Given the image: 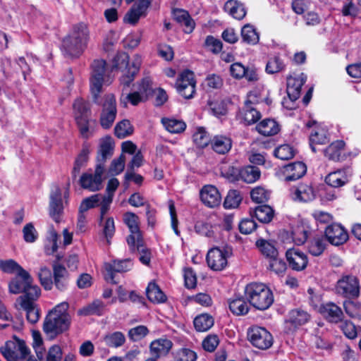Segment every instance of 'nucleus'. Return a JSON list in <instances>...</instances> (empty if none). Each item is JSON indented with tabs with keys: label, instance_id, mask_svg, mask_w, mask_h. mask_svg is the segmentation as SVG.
<instances>
[{
	"label": "nucleus",
	"instance_id": "nucleus-1",
	"mask_svg": "<svg viewBox=\"0 0 361 361\" xmlns=\"http://www.w3.org/2000/svg\"><path fill=\"white\" fill-rule=\"evenodd\" d=\"M119 63H116L109 66L106 61L103 59H95L91 64L90 73V90L92 94L93 102L99 104V94L102 91L104 84H110L112 79L110 77V73L114 68H121Z\"/></svg>",
	"mask_w": 361,
	"mask_h": 361
},
{
	"label": "nucleus",
	"instance_id": "nucleus-2",
	"mask_svg": "<svg viewBox=\"0 0 361 361\" xmlns=\"http://www.w3.org/2000/svg\"><path fill=\"white\" fill-rule=\"evenodd\" d=\"M68 304L66 302L56 305L45 317L43 324L44 333L51 338L66 331L71 323L68 313Z\"/></svg>",
	"mask_w": 361,
	"mask_h": 361
},
{
	"label": "nucleus",
	"instance_id": "nucleus-3",
	"mask_svg": "<svg viewBox=\"0 0 361 361\" xmlns=\"http://www.w3.org/2000/svg\"><path fill=\"white\" fill-rule=\"evenodd\" d=\"M245 296L251 305L259 310L268 309L274 302L271 290L262 283L247 284L245 288Z\"/></svg>",
	"mask_w": 361,
	"mask_h": 361
},
{
	"label": "nucleus",
	"instance_id": "nucleus-4",
	"mask_svg": "<svg viewBox=\"0 0 361 361\" xmlns=\"http://www.w3.org/2000/svg\"><path fill=\"white\" fill-rule=\"evenodd\" d=\"M73 108L75 120L81 136L85 139L89 138L92 135L89 127L91 113L90 104L81 98H78L75 100Z\"/></svg>",
	"mask_w": 361,
	"mask_h": 361
},
{
	"label": "nucleus",
	"instance_id": "nucleus-5",
	"mask_svg": "<svg viewBox=\"0 0 361 361\" xmlns=\"http://www.w3.org/2000/svg\"><path fill=\"white\" fill-rule=\"evenodd\" d=\"M1 352L8 361H37L31 357L27 358L30 352L23 341L7 343Z\"/></svg>",
	"mask_w": 361,
	"mask_h": 361
},
{
	"label": "nucleus",
	"instance_id": "nucleus-6",
	"mask_svg": "<svg viewBox=\"0 0 361 361\" xmlns=\"http://www.w3.org/2000/svg\"><path fill=\"white\" fill-rule=\"evenodd\" d=\"M232 255V249L225 247L220 249L218 247L210 249L207 255V262L209 267L214 271H221L228 264V258Z\"/></svg>",
	"mask_w": 361,
	"mask_h": 361
},
{
	"label": "nucleus",
	"instance_id": "nucleus-7",
	"mask_svg": "<svg viewBox=\"0 0 361 361\" xmlns=\"http://www.w3.org/2000/svg\"><path fill=\"white\" fill-rule=\"evenodd\" d=\"M99 123L104 129L110 128L117 115L116 101L113 94H106L103 99Z\"/></svg>",
	"mask_w": 361,
	"mask_h": 361
},
{
	"label": "nucleus",
	"instance_id": "nucleus-8",
	"mask_svg": "<svg viewBox=\"0 0 361 361\" xmlns=\"http://www.w3.org/2000/svg\"><path fill=\"white\" fill-rule=\"evenodd\" d=\"M247 338L253 346L261 350L268 349L273 344V337L270 332L258 326L248 329Z\"/></svg>",
	"mask_w": 361,
	"mask_h": 361
},
{
	"label": "nucleus",
	"instance_id": "nucleus-9",
	"mask_svg": "<svg viewBox=\"0 0 361 361\" xmlns=\"http://www.w3.org/2000/svg\"><path fill=\"white\" fill-rule=\"evenodd\" d=\"M104 172L105 167L101 164H97L94 174L87 172L82 173L80 176V184L81 187L92 192L99 190L102 188Z\"/></svg>",
	"mask_w": 361,
	"mask_h": 361
},
{
	"label": "nucleus",
	"instance_id": "nucleus-10",
	"mask_svg": "<svg viewBox=\"0 0 361 361\" xmlns=\"http://www.w3.org/2000/svg\"><path fill=\"white\" fill-rule=\"evenodd\" d=\"M196 81L194 73L190 71H183L176 82L178 92L185 99H191L195 93Z\"/></svg>",
	"mask_w": 361,
	"mask_h": 361
},
{
	"label": "nucleus",
	"instance_id": "nucleus-11",
	"mask_svg": "<svg viewBox=\"0 0 361 361\" xmlns=\"http://www.w3.org/2000/svg\"><path fill=\"white\" fill-rule=\"evenodd\" d=\"M337 294L344 298H355L359 295V281L352 275H347L340 279L336 286Z\"/></svg>",
	"mask_w": 361,
	"mask_h": 361
},
{
	"label": "nucleus",
	"instance_id": "nucleus-12",
	"mask_svg": "<svg viewBox=\"0 0 361 361\" xmlns=\"http://www.w3.org/2000/svg\"><path fill=\"white\" fill-rule=\"evenodd\" d=\"M49 214L55 222L59 223L61 221V216L63 214L62 192L57 185L54 186L50 192Z\"/></svg>",
	"mask_w": 361,
	"mask_h": 361
},
{
	"label": "nucleus",
	"instance_id": "nucleus-13",
	"mask_svg": "<svg viewBox=\"0 0 361 361\" xmlns=\"http://www.w3.org/2000/svg\"><path fill=\"white\" fill-rule=\"evenodd\" d=\"M258 102V92L257 91L250 92L242 112L243 118L247 125L253 124L261 118L260 112L252 106Z\"/></svg>",
	"mask_w": 361,
	"mask_h": 361
},
{
	"label": "nucleus",
	"instance_id": "nucleus-14",
	"mask_svg": "<svg viewBox=\"0 0 361 361\" xmlns=\"http://www.w3.org/2000/svg\"><path fill=\"white\" fill-rule=\"evenodd\" d=\"M132 267L133 263L130 259H116L105 263V279L107 281L116 283V281L114 280V274L128 271Z\"/></svg>",
	"mask_w": 361,
	"mask_h": 361
},
{
	"label": "nucleus",
	"instance_id": "nucleus-15",
	"mask_svg": "<svg viewBox=\"0 0 361 361\" xmlns=\"http://www.w3.org/2000/svg\"><path fill=\"white\" fill-rule=\"evenodd\" d=\"M123 221L128 226L130 235L127 238V243L130 248L135 249V240L142 238L139 226V218L133 212H127L124 214Z\"/></svg>",
	"mask_w": 361,
	"mask_h": 361
},
{
	"label": "nucleus",
	"instance_id": "nucleus-16",
	"mask_svg": "<svg viewBox=\"0 0 361 361\" xmlns=\"http://www.w3.org/2000/svg\"><path fill=\"white\" fill-rule=\"evenodd\" d=\"M325 237L334 245H340L345 243L348 239V233L345 228L340 224H331L325 228Z\"/></svg>",
	"mask_w": 361,
	"mask_h": 361
},
{
	"label": "nucleus",
	"instance_id": "nucleus-17",
	"mask_svg": "<svg viewBox=\"0 0 361 361\" xmlns=\"http://www.w3.org/2000/svg\"><path fill=\"white\" fill-rule=\"evenodd\" d=\"M307 171L306 165L302 161H296L284 166L281 169L283 181L288 183L301 178Z\"/></svg>",
	"mask_w": 361,
	"mask_h": 361
},
{
	"label": "nucleus",
	"instance_id": "nucleus-18",
	"mask_svg": "<svg viewBox=\"0 0 361 361\" xmlns=\"http://www.w3.org/2000/svg\"><path fill=\"white\" fill-rule=\"evenodd\" d=\"M32 278L25 270L18 272L8 283V290L12 294L23 293L32 283Z\"/></svg>",
	"mask_w": 361,
	"mask_h": 361
},
{
	"label": "nucleus",
	"instance_id": "nucleus-19",
	"mask_svg": "<svg viewBox=\"0 0 361 361\" xmlns=\"http://www.w3.org/2000/svg\"><path fill=\"white\" fill-rule=\"evenodd\" d=\"M307 76L301 73L287 77V94L293 100H297L300 96L301 87L305 84Z\"/></svg>",
	"mask_w": 361,
	"mask_h": 361
},
{
	"label": "nucleus",
	"instance_id": "nucleus-20",
	"mask_svg": "<svg viewBox=\"0 0 361 361\" xmlns=\"http://www.w3.org/2000/svg\"><path fill=\"white\" fill-rule=\"evenodd\" d=\"M324 154L329 160L334 161H344L348 157L345 143L343 140H336L324 150Z\"/></svg>",
	"mask_w": 361,
	"mask_h": 361
},
{
	"label": "nucleus",
	"instance_id": "nucleus-21",
	"mask_svg": "<svg viewBox=\"0 0 361 361\" xmlns=\"http://www.w3.org/2000/svg\"><path fill=\"white\" fill-rule=\"evenodd\" d=\"M290 267L297 271L305 269L308 264L307 255L298 250L290 248L286 252Z\"/></svg>",
	"mask_w": 361,
	"mask_h": 361
},
{
	"label": "nucleus",
	"instance_id": "nucleus-22",
	"mask_svg": "<svg viewBox=\"0 0 361 361\" xmlns=\"http://www.w3.org/2000/svg\"><path fill=\"white\" fill-rule=\"evenodd\" d=\"M87 47L80 40L76 41L66 37L62 41L61 50L66 57L73 58L80 56Z\"/></svg>",
	"mask_w": 361,
	"mask_h": 361
},
{
	"label": "nucleus",
	"instance_id": "nucleus-23",
	"mask_svg": "<svg viewBox=\"0 0 361 361\" xmlns=\"http://www.w3.org/2000/svg\"><path fill=\"white\" fill-rule=\"evenodd\" d=\"M152 0H138L130 10L127 13L125 19L130 24H135L139 19L145 16L147 10L151 4Z\"/></svg>",
	"mask_w": 361,
	"mask_h": 361
},
{
	"label": "nucleus",
	"instance_id": "nucleus-24",
	"mask_svg": "<svg viewBox=\"0 0 361 361\" xmlns=\"http://www.w3.org/2000/svg\"><path fill=\"white\" fill-rule=\"evenodd\" d=\"M291 197L295 201L308 202L315 197L314 190L312 185L300 183L291 189Z\"/></svg>",
	"mask_w": 361,
	"mask_h": 361
},
{
	"label": "nucleus",
	"instance_id": "nucleus-25",
	"mask_svg": "<svg viewBox=\"0 0 361 361\" xmlns=\"http://www.w3.org/2000/svg\"><path fill=\"white\" fill-rule=\"evenodd\" d=\"M114 149V142L111 137L106 136L99 140V149L97 151V164L104 166L106 159L112 157Z\"/></svg>",
	"mask_w": 361,
	"mask_h": 361
},
{
	"label": "nucleus",
	"instance_id": "nucleus-26",
	"mask_svg": "<svg viewBox=\"0 0 361 361\" xmlns=\"http://www.w3.org/2000/svg\"><path fill=\"white\" fill-rule=\"evenodd\" d=\"M202 202L209 207H215L220 204L221 197L217 188L213 185H205L200 191Z\"/></svg>",
	"mask_w": 361,
	"mask_h": 361
},
{
	"label": "nucleus",
	"instance_id": "nucleus-27",
	"mask_svg": "<svg viewBox=\"0 0 361 361\" xmlns=\"http://www.w3.org/2000/svg\"><path fill=\"white\" fill-rule=\"evenodd\" d=\"M310 233V226L303 220H297L291 226V233L293 242L300 245L304 244Z\"/></svg>",
	"mask_w": 361,
	"mask_h": 361
},
{
	"label": "nucleus",
	"instance_id": "nucleus-28",
	"mask_svg": "<svg viewBox=\"0 0 361 361\" xmlns=\"http://www.w3.org/2000/svg\"><path fill=\"white\" fill-rule=\"evenodd\" d=\"M319 312L330 322L338 324L343 317L341 309L333 302L322 305Z\"/></svg>",
	"mask_w": 361,
	"mask_h": 361
},
{
	"label": "nucleus",
	"instance_id": "nucleus-29",
	"mask_svg": "<svg viewBox=\"0 0 361 361\" xmlns=\"http://www.w3.org/2000/svg\"><path fill=\"white\" fill-rule=\"evenodd\" d=\"M173 343L167 338H159L153 341L149 345L151 355H156L157 357H164L168 355L172 348Z\"/></svg>",
	"mask_w": 361,
	"mask_h": 361
},
{
	"label": "nucleus",
	"instance_id": "nucleus-30",
	"mask_svg": "<svg viewBox=\"0 0 361 361\" xmlns=\"http://www.w3.org/2000/svg\"><path fill=\"white\" fill-rule=\"evenodd\" d=\"M118 185L119 182L116 178H111L109 180L106 187L107 194L103 195L104 200L102 202V208H100V221H102L104 215L109 209L110 204L112 202L114 193L117 189Z\"/></svg>",
	"mask_w": 361,
	"mask_h": 361
},
{
	"label": "nucleus",
	"instance_id": "nucleus-31",
	"mask_svg": "<svg viewBox=\"0 0 361 361\" xmlns=\"http://www.w3.org/2000/svg\"><path fill=\"white\" fill-rule=\"evenodd\" d=\"M23 293L24 294L17 299V302L20 305H31L35 304V301L40 296L41 290L39 286L32 283Z\"/></svg>",
	"mask_w": 361,
	"mask_h": 361
},
{
	"label": "nucleus",
	"instance_id": "nucleus-32",
	"mask_svg": "<svg viewBox=\"0 0 361 361\" xmlns=\"http://www.w3.org/2000/svg\"><path fill=\"white\" fill-rule=\"evenodd\" d=\"M90 153V145L88 143L85 142L82 145L80 154L78 155L74 162V166L71 171L72 178L73 179H76L80 172L81 169L86 165L89 159Z\"/></svg>",
	"mask_w": 361,
	"mask_h": 361
},
{
	"label": "nucleus",
	"instance_id": "nucleus-33",
	"mask_svg": "<svg viewBox=\"0 0 361 361\" xmlns=\"http://www.w3.org/2000/svg\"><path fill=\"white\" fill-rule=\"evenodd\" d=\"M54 271V281L55 286L59 290H65L68 286V274L66 268L59 264H54L53 265Z\"/></svg>",
	"mask_w": 361,
	"mask_h": 361
},
{
	"label": "nucleus",
	"instance_id": "nucleus-34",
	"mask_svg": "<svg viewBox=\"0 0 361 361\" xmlns=\"http://www.w3.org/2000/svg\"><path fill=\"white\" fill-rule=\"evenodd\" d=\"M66 37L75 39L76 41L80 40L82 44L87 46L90 39V31L87 25L83 23L74 25Z\"/></svg>",
	"mask_w": 361,
	"mask_h": 361
},
{
	"label": "nucleus",
	"instance_id": "nucleus-35",
	"mask_svg": "<svg viewBox=\"0 0 361 361\" xmlns=\"http://www.w3.org/2000/svg\"><path fill=\"white\" fill-rule=\"evenodd\" d=\"M211 146L215 152L225 154L231 150L232 140L229 137L225 135H216L211 140Z\"/></svg>",
	"mask_w": 361,
	"mask_h": 361
},
{
	"label": "nucleus",
	"instance_id": "nucleus-36",
	"mask_svg": "<svg viewBox=\"0 0 361 361\" xmlns=\"http://www.w3.org/2000/svg\"><path fill=\"white\" fill-rule=\"evenodd\" d=\"M224 11L237 20H242L246 15L243 4L237 0H228L224 4Z\"/></svg>",
	"mask_w": 361,
	"mask_h": 361
},
{
	"label": "nucleus",
	"instance_id": "nucleus-37",
	"mask_svg": "<svg viewBox=\"0 0 361 361\" xmlns=\"http://www.w3.org/2000/svg\"><path fill=\"white\" fill-rule=\"evenodd\" d=\"M173 16L178 23L184 26V32L185 33H190L192 32L195 28V22L186 11L176 9L173 11Z\"/></svg>",
	"mask_w": 361,
	"mask_h": 361
},
{
	"label": "nucleus",
	"instance_id": "nucleus-38",
	"mask_svg": "<svg viewBox=\"0 0 361 361\" xmlns=\"http://www.w3.org/2000/svg\"><path fill=\"white\" fill-rule=\"evenodd\" d=\"M115 59L116 63L121 66L120 61L122 64L126 65V68L129 70V73H133V74H137L142 63L141 56L137 54L133 56L130 66L128 65L129 56L125 53L118 55Z\"/></svg>",
	"mask_w": 361,
	"mask_h": 361
},
{
	"label": "nucleus",
	"instance_id": "nucleus-39",
	"mask_svg": "<svg viewBox=\"0 0 361 361\" xmlns=\"http://www.w3.org/2000/svg\"><path fill=\"white\" fill-rule=\"evenodd\" d=\"M348 181V176L344 170H337L329 173L325 178L326 183L331 188L341 187Z\"/></svg>",
	"mask_w": 361,
	"mask_h": 361
},
{
	"label": "nucleus",
	"instance_id": "nucleus-40",
	"mask_svg": "<svg viewBox=\"0 0 361 361\" xmlns=\"http://www.w3.org/2000/svg\"><path fill=\"white\" fill-rule=\"evenodd\" d=\"M258 133L264 136H272L279 131V124L273 119H264L257 125Z\"/></svg>",
	"mask_w": 361,
	"mask_h": 361
},
{
	"label": "nucleus",
	"instance_id": "nucleus-41",
	"mask_svg": "<svg viewBox=\"0 0 361 361\" xmlns=\"http://www.w3.org/2000/svg\"><path fill=\"white\" fill-rule=\"evenodd\" d=\"M250 213L252 216L263 223H269L274 216V210L267 204L256 207L253 210H250Z\"/></svg>",
	"mask_w": 361,
	"mask_h": 361
},
{
	"label": "nucleus",
	"instance_id": "nucleus-42",
	"mask_svg": "<svg viewBox=\"0 0 361 361\" xmlns=\"http://www.w3.org/2000/svg\"><path fill=\"white\" fill-rule=\"evenodd\" d=\"M286 68V64L284 60L279 56H274L267 61L265 71L268 74L273 75L284 71Z\"/></svg>",
	"mask_w": 361,
	"mask_h": 361
},
{
	"label": "nucleus",
	"instance_id": "nucleus-43",
	"mask_svg": "<svg viewBox=\"0 0 361 361\" xmlns=\"http://www.w3.org/2000/svg\"><path fill=\"white\" fill-rule=\"evenodd\" d=\"M214 323V318L209 314H201L197 315L193 321L196 331L204 332L208 331Z\"/></svg>",
	"mask_w": 361,
	"mask_h": 361
},
{
	"label": "nucleus",
	"instance_id": "nucleus-44",
	"mask_svg": "<svg viewBox=\"0 0 361 361\" xmlns=\"http://www.w3.org/2000/svg\"><path fill=\"white\" fill-rule=\"evenodd\" d=\"M146 294L149 300L152 302H164L166 297L159 287L154 282H150L146 289Z\"/></svg>",
	"mask_w": 361,
	"mask_h": 361
},
{
	"label": "nucleus",
	"instance_id": "nucleus-45",
	"mask_svg": "<svg viewBox=\"0 0 361 361\" xmlns=\"http://www.w3.org/2000/svg\"><path fill=\"white\" fill-rule=\"evenodd\" d=\"M228 307L232 313L237 316L245 315L250 310V306L244 298L241 297L231 300Z\"/></svg>",
	"mask_w": 361,
	"mask_h": 361
},
{
	"label": "nucleus",
	"instance_id": "nucleus-46",
	"mask_svg": "<svg viewBox=\"0 0 361 361\" xmlns=\"http://www.w3.org/2000/svg\"><path fill=\"white\" fill-rule=\"evenodd\" d=\"M105 305L99 300L93 301L91 304L78 310V314L82 316L102 315L104 311Z\"/></svg>",
	"mask_w": 361,
	"mask_h": 361
},
{
	"label": "nucleus",
	"instance_id": "nucleus-47",
	"mask_svg": "<svg viewBox=\"0 0 361 361\" xmlns=\"http://www.w3.org/2000/svg\"><path fill=\"white\" fill-rule=\"evenodd\" d=\"M241 36L243 41L249 44H256L259 39L258 32L254 26L250 24H246L242 27Z\"/></svg>",
	"mask_w": 361,
	"mask_h": 361
},
{
	"label": "nucleus",
	"instance_id": "nucleus-48",
	"mask_svg": "<svg viewBox=\"0 0 361 361\" xmlns=\"http://www.w3.org/2000/svg\"><path fill=\"white\" fill-rule=\"evenodd\" d=\"M256 245L268 261L279 255V252L275 246L267 240L263 239L258 240L256 242Z\"/></svg>",
	"mask_w": 361,
	"mask_h": 361
},
{
	"label": "nucleus",
	"instance_id": "nucleus-49",
	"mask_svg": "<svg viewBox=\"0 0 361 361\" xmlns=\"http://www.w3.org/2000/svg\"><path fill=\"white\" fill-rule=\"evenodd\" d=\"M310 319L309 314L301 310H293L290 312L287 323H290L294 327L305 324Z\"/></svg>",
	"mask_w": 361,
	"mask_h": 361
},
{
	"label": "nucleus",
	"instance_id": "nucleus-50",
	"mask_svg": "<svg viewBox=\"0 0 361 361\" xmlns=\"http://www.w3.org/2000/svg\"><path fill=\"white\" fill-rule=\"evenodd\" d=\"M161 123L166 130L171 133H180L186 128V124L184 121L175 118H164L161 119Z\"/></svg>",
	"mask_w": 361,
	"mask_h": 361
},
{
	"label": "nucleus",
	"instance_id": "nucleus-51",
	"mask_svg": "<svg viewBox=\"0 0 361 361\" xmlns=\"http://www.w3.org/2000/svg\"><path fill=\"white\" fill-rule=\"evenodd\" d=\"M104 197L101 194L93 195L89 197L84 199L79 207L80 212H85L88 209L100 206L102 208V202Z\"/></svg>",
	"mask_w": 361,
	"mask_h": 361
},
{
	"label": "nucleus",
	"instance_id": "nucleus-52",
	"mask_svg": "<svg viewBox=\"0 0 361 361\" xmlns=\"http://www.w3.org/2000/svg\"><path fill=\"white\" fill-rule=\"evenodd\" d=\"M240 175L245 182L252 183L259 178L260 171L256 166H247L240 171Z\"/></svg>",
	"mask_w": 361,
	"mask_h": 361
},
{
	"label": "nucleus",
	"instance_id": "nucleus-53",
	"mask_svg": "<svg viewBox=\"0 0 361 361\" xmlns=\"http://www.w3.org/2000/svg\"><path fill=\"white\" fill-rule=\"evenodd\" d=\"M106 345L111 348H118L123 345L126 341L124 334L121 331H115L106 334L104 338Z\"/></svg>",
	"mask_w": 361,
	"mask_h": 361
},
{
	"label": "nucleus",
	"instance_id": "nucleus-54",
	"mask_svg": "<svg viewBox=\"0 0 361 361\" xmlns=\"http://www.w3.org/2000/svg\"><path fill=\"white\" fill-rule=\"evenodd\" d=\"M0 270L6 274H17L24 269L17 262L10 259L0 260Z\"/></svg>",
	"mask_w": 361,
	"mask_h": 361
},
{
	"label": "nucleus",
	"instance_id": "nucleus-55",
	"mask_svg": "<svg viewBox=\"0 0 361 361\" xmlns=\"http://www.w3.org/2000/svg\"><path fill=\"white\" fill-rule=\"evenodd\" d=\"M132 252H135V250H137L140 254L139 260L141 263L145 265H148L151 260V252L149 249H147L144 245L142 242V238L139 239V240H135V246L134 250L130 248Z\"/></svg>",
	"mask_w": 361,
	"mask_h": 361
},
{
	"label": "nucleus",
	"instance_id": "nucleus-56",
	"mask_svg": "<svg viewBox=\"0 0 361 361\" xmlns=\"http://www.w3.org/2000/svg\"><path fill=\"white\" fill-rule=\"evenodd\" d=\"M296 154V150L289 145H281L274 150V155L281 160L293 159Z\"/></svg>",
	"mask_w": 361,
	"mask_h": 361
},
{
	"label": "nucleus",
	"instance_id": "nucleus-57",
	"mask_svg": "<svg viewBox=\"0 0 361 361\" xmlns=\"http://www.w3.org/2000/svg\"><path fill=\"white\" fill-rule=\"evenodd\" d=\"M115 135L118 138H125L131 135L133 128L128 120H123L118 123L114 128Z\"/></svg>",
	"mask_w": 361,
	"mask_h": 361
},
{
	"label": "nucleus",
	"instance_id": "nucleus-58",
	"mask_svg": "<svg viewBox=\"0 0 361 361\" xmlns=\"http://www.w3.org/2000/svg\"><path fill=\"white\" fill-rule=\"evenodd\" d=\"M38 277L41 285L45 290H51L53 286L52 274L51 270L47 267L40 268L38 273Z\"/></svg>",
	"mask_w": 361,
	"mask_h": 361
},
{
	"label": "nucleus",
	"instance_id": "nucleus-59",
	"mask_svg": "<svg viewBox=\"0 0 361 361\" xmlns=\"http://www.w3.org/2000/svg\"><path fill=\"white\" fill-rule=\"evenodd\" d=\"M338 324L340 329L347 338L353 339L357 337V329L352 322L343 319Z\"/></svg>",
	"mask_w": 361,
	"mask_h": 361
},
{
	"label": "nucleus",
	"instance_id": "nucleus-60",
	"mask_svg": "<svg viewBox=\"0 0 361 361\" xmlns=\"http://www.w3.org/2000/svg\"><path fill=\"white\" fill-rule=\"evenodd\" d=\"M193 141L199 147L203 148L208 145L209 143L210 137L202 127L197 128V130L193 134Z\"/></svg>",
	"mask_w": 361,
	"mask_h": 361
},
{
	"label": "nucleus",
	"instance_id": "nucleus-61",
	"mask_svg": "<svg viewBox=\"0 0 361 361\" xmlns=\"http://www.w3.org/2000/svg\"><path fill=\"white\" fill-rule=\"evenodd\" d=\"M346 314L353 319H361V303L352 301L343 304Z\"/></svg>",
	"mask_w": 361,
	"mask_h": 361
},
{
	"label": "nucleus",
	"instance_id": "nucleus-62",
	"mask_svg": "<svg viewBox=\"0 0 361 361\" xmlns=\"http://www.w3.org/2000/svg\"><path fill=\"white\" fill-rule=\"evenodd\" d=\"M251 198L256 203H264L268 201L270 192L262 187H257L252 190Z\"/></svg>",
	"mask_w": 361,
	"mask_h": 361
},
{
	"label": "nucleus",
	"instance_id": "nucleus-63",
	"mask_svg": "<svg viewBox=\"0 0 361 361\" xmlns=\"http://www.w3.org/2000/svg\"><path fill=\"white\" fill-rule=\"evenodd\" d=\"M241 197L237 190H230L225 198L224 206L226 209L236 208L241 202Z\"/></svg>",
	"mask_w": 361,
	"mask_h": 361
},
{
	"label": "nucleus",
	"instance_id": "nucleus-64",
	"mask_svg": "<svg viewBox=\"0 0 361 361\" xmlns=\"http://www.w3.org/2000/svg\"><path fill=\"white\" fill-rule=\"evenodd\" d=\"M149 333L145 326L140 325L132 328L128 331V337L133 341H138L145 337Z\"/></svg>",
	"mask_w": 361,
	"mask_h": 361
}]
</instances>
